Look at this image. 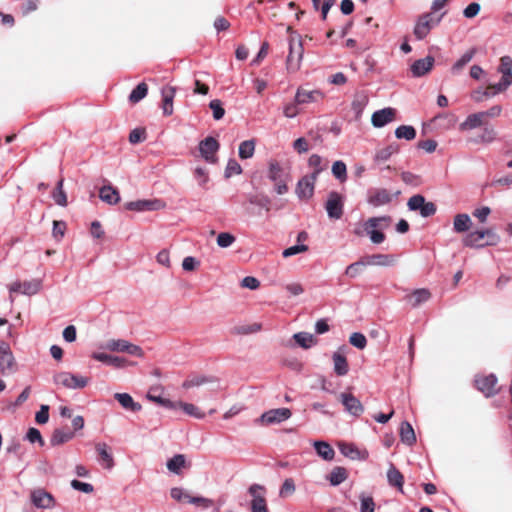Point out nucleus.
<instances>
[{
    "label": "nucleus",
    "mask_w": 512,
    "mask_h": 512,
    "mask_svg": "<svg viewBox=\"0 0 512 512\" xmlns=\"http://www.w3.org/2000/svg\"><path fill=\"white\" fill-rule=\"evenodd\" d=\"M303 54L304 48L300 36L297 34H291L289 38V53L286 60L288 72L294 73L300 69Z\"/></svg>",
    "instance_id": "obj_1"
},
{
    "label": "nucleus",
    "mask_w": 512,
    "mask_h": 512,
    "mask_svg": "<svg viewBox=\"0 0 512 512\" xmlns=\"http://www.w3.org/2000/svg\"><path fill=\"white\" fill-rule=\"evenodd\" d=\"M391 223L389 216L371 217L365 224L364 229L374 244H381L385 240L382 230L386 229Z\"/></svg>",
    "instance_id": "obj_2"
},
{
    "label": "nucleus",
    "mask_w": 512,
    "mask_h": 512,
    "mask_svg": "<svg viewBox=\"0 0 512 512\" xmlns=\"http://www.w3.org/2000/svg\"><path fill=\"white\" fill-rule=\"evenodd\" d=\"M498 240L499 237L492 230L487 229L468 233L463 239V244L467 247H483L495 245Z\"/></svg>",
    "instance_id": "obj_3"
},
{
    "label": "nucleus",
    "mask_w": 512,
    "mask_h": 512,
    "mask_svg": "<svg viewBox=\"0 0 512 512\" xmlns=\"http://www.w3.org/2000/svg\"><path fill=\"white\" fill-rule=\"evenodd\" d=\"M53 381L56 385L67 389H82L87 386L89 379L70 372H59L54 375Z\"/></svg>",
    "instance_id": "obj_4"
},
{
    "label": "nucleus",
    "mask_w": 512,
    "mask_h": 512,
    "mask_svg": "<svg viewBox=\"0 0 512 512\" xmlns=\"http://www.w3.org/2000/svg\"><path fill=\"white\" fill-rule=\"evenodd\" d=\"M442 13L440 16L435 17L432 13H426L421 15L414 27V35L418 40L424 39L430 32V30L438 25L444 16Z\"/></svg>",
    "instance_id": "obj_5"
},
{
    "label": "nucleus",
    "mask_w": 512,
    "mask_h": 512,
    "mask_svg": "<svg viewBox=\"0 0 512 512\" xmlns=\"http://www.w3.org/2000/svg\"><path fill=\"white\" fill-rule=\"evenodd\" d=\"M42 288V280L41 279H32L29 281H15L8 286V290L10 292V301L11 303L14 301L12 294L13 293H21L23 295L32 296L37 294Z\"/></svg>",
    "instance_id": "obj_6"
},
{
    "label": "nucleus",
    "mask_w": 512,
    "mask_h": 512,
    "mask_svg": "<svg viewBox=\"0 0 512 512\" xmlns=\"http://www.w3.org/2000/svg\"><path fill=\"white\" fill-rule=\"evenodd\" d=\"M248 493L252 497V512H269L265 499L266 489L264 486L260 484H252L248 489Z\"/></svg>",
    "instance_id": "obj_7"
},
{
    "label": "nucleus",
    "mask_w": 512,
    "mask_h": 512,
    "mask_svg": "<svg viewBox=\"0 0 512 512\" xmlns=\"http://www.w3.org/2000/svg\"><path fill=\"white\" fill-rule=\"evenodd\" d=\"M16 371V362L9 344L0 340V372L10 375Z\"/></svg>",
    "instance_id": "obj_8"
},
{
    "label": "nucleus",
    "mask_w": 512,
    "mask_h": 512,
    "mask_svg": "<svg viewBox=\"0 0 512 512\" xmlns=\"http://www.w3.org/2000/svg\"><path fill=\"white\" fill-rule=\"evenodd\" d=\"M344 198L338 192L332 191L329 193L325 209L330 219L338 220L343 215Z\"/></svg>",
    "instance_id": "obj_9"
},
{
    "label": "nucleus",
    "mask_w": 512,
    "mask_h": 512,
    "mask_svg": "<svg viewBox=\"0 0 512 512\" xmlns=\"http://www.w3.org/2000/svg\"><path fill=\"white\" fill-rule=\"evenodd\" d=\"M291 415L292 413L288 408L271 409L264 412L257 421L264 425L279 424L288 420Z\"/></svg>",
    "instance_id": "obj_10"
},
{
    "label": "nucleus",
    "mask_w": 512,
    "mask_h": 512,
    "mask_svg": "<svg viewBox=\"0 0 512 512\" xmlns=\"http://www.w3.org/2000/svg\"><path fill=\"white\" fill-rule=\"evenodd\" d=\"M124 207L129 211L144 212L160 210L165 204L159 199H143L127 202Z\"/></svg>",
    "instance_id": "obj_11"
},
{
    "label": "nucleus",
    "mask_w": 512,
    "mask_h": 512,
    "mask_svg": "<svg viewBox=\"0 0 512 512\" xmlns=\"http://www.w3.org/2000/svg\"><path fill=\"white\" fill-rule=\"evenodd\" d=\"M219 149V143L214 137H206L199 143V151L201 156L208 163L215 164L217 162L216 152Z\"/></svg>",
    "instance_id": "obj_12"
},
{
    "label": "nucleus",
    "mask_w": 512,
    "mask_h": 512,
    "mask_svg": "<svg viewBox=\"0 0 512 512\" xmlns=\"http://www.w3.org/2000/svg\"><path fill=\"white\" fill-rule=\"evenodd\" d=\"M31 501L35 507L40 509H51L55 506L52 494L41 488L31 492Z\"/></svg>",
    "instance_id": "obj_13"
},
{
    "label": "nucleus",
    "mask_w": 512,
    "mask_h": 512,
    "mask_svg": "<svg viewBox=\"0 0 512 512\" xmlns=\"http://www.w3.org/2000/svg\"><path fill=\"white\" fill-rule=\"evenodd\" d=\"M392 201L390 192L384 188L370 189L368 191L367 202L373 207H380Z\"/></svg>",
    "instance_id": "obj_14"
},
{
    "label": "nucleus",
    "mask_w": 512,
    "mask_h": 512,
    "mask_svg": "<svg viewBox=\"0 0 512 512\" xmlns=\"http://www.w3.org/2000/svg\"><path fill=\"white\" fill-rule=\"evenodd\" d=\"M339 400L343 404L345 410L353 416H360L364 411V407L361 402L351 393H341L339 395Z\"/></svg>",
    "instance_id": "obj_15"
},
{
    "label": "nucleus",
    "mask_w": 512,
    "mask_h": 512,
    "mask_svg": "<svg viewBox=\"0 0 512 512\" xmlns=\"http://www.w3.org/2000/svg\"><path fill=\"white\" fill-rule=\"evenodd\" d=\"M396 110L391 107L377 110L372 114L371 122L376 128H381L395 120Z\"/></svg>",
    "instance_id": "obj_16"
},
{
    "label": "nucleus",
    "mask_w": 512,
    "mask_h": 512,
    "mask_svg": "<svg viewBox=\"0 0 512 512\" xmlns=\"http://www.w3.org/2000/svg\"><path fill=\"white\" fill-rule=\"evenodd\" d=\"M315 175H306L298 181L296 194L300 199H309L314 193Z\"/></svg>",
    "instance_id": "obj_17"
},
{
    "label": "nucleus",
    "mask_w": 512,
    "mask_h": 512,
    "mask_svg": "<svg viewBox=\"0 0 512 512\" xmlns=\"http://www.w3.org/2000/svg\"><path fill=\"white\" fill-rule=\"evenodd\" d=\"M475 384L479 391L489 397L497 392V378L494 374L488 376H479L475 379Z\"/></svg>",
    "instance_id": "obj_18"
},
{
    "label": "nucleus",
    "mask_w": 512,
    "mask_h": 512,
    "mask_svg": "<svg viewBox=\"0 0 512 512\" xmlns=\"http://www.w3.org/2000/svg\"><path fill=\"white\" fill-rule=\"evenodd\" d=\"M366 266L389 267L396 263V257L390 254H373L363 257Z\"/></svg>",
    "instance_id": "obj_19"
},
{
    "label": "nucleus",
    "mask_w": 512,
    "mask_h": 512,
    "mask_svg": "<svg viewBox=\"0 0 512 512\" xmlns=\"http://www.w3.org/2000/svg\"><path fill=\"white\" fill-rule=\"evenodd\" d=\"M435 59L432 56L416 60L410 67L414 77H422L427 74L434 66Z\"/></svg>",
    "instance_id": "obj_20"
},
{
    "label": "nucleus",
    "mask_w": 512,
    "mask_h": 512,
    "mask_svg": "<svg viewBox=\"0 0 512 512\" xmlns=\"http://www.w3.org/2000/svg\"><path fill=\"white\" fill-rule=\"evenodd\" d=\"M323 93L319 90H306L299 88L295 95V101L299 104H309L322 100Z\"/></svg>",
    "instance_id": "obj_21"
},
{
    "label": "nucleus",
    "mask_w": 512,
    "mask_h": 512,
    "mask_svg": "<svg viewBox=\"0 0 512 512\" xmlns=\"http://www.w3.org/2000/svg\"><path fill=\"white\" fill-rule=\"evenodd\" d=\"M92 358L97 361L103 362L107 365L114 366L116 368H123L129 364L125 358L113 356L103 352H94L92 354Z\"/></svg>",
    "instance_id": "obj_22"
},
{
    "label": "nucleus",
    "mask_w": 512,
    "mask_h": 512,
    "mask_svg": "<svg viewBox=\"0 0 512 512\" xmlns=\"http://www.w3.org/2000/svg\"><path fill=\"white\" fill-rule=\"evenodd\" d=\"M369 102V97L365 91H357L351 103V109L355 114V118L359 119Z\"/></svg>",
    "instance_id": "obj_23"
},
{
    "label": "nucleus",
    "mask_w": 512,
    "mask_h": 512,
    "mask_svg": "<svg viewBox=\"0 0 512 512\" xmlns=\"http://www.w3.org/2000/svg\"><path fill=\"white\" fill-rule=\"evenodd\" d=\"M176 89L172 86H164L161 89L162 94V110L163 114L170 116L173 113V100L175 97Z\"/></svg>",
    "instance_id": "obj_24"
},
{
    "label": "nucleus",
    "mask_w": 512,
    "mask_h": 512,
    "mask_svg": "<svg viewBox=\"0 0 512 512\" xmlns=\"http://www.w3.org/2000/svg\"><path fill=\"white\" fill-rule=\"evenodd\" d=\"M399 152V145L397 143H391L386 147L377 149L374 155V162L377 164L388 161L392 155Z\"/></svg>",
    "instance_id": "obj_25"
},
{
    "label": "nucleus",
    "mask_w": 512,
    "mask_h": 512,
    "mask_svg": "<svg viewBox=\"0 0 512 512\" xmlns=\"http://www.w3.org/2000/svg\"><path fill=\"white\" fill-rule=\"evenodd\" d=\"M332 360L333 369L336 375L345 376L349 371V365L345 355L340 351H336L332 355Z\"/></svg>",
    "instance_id": "obj_26"
},
{
    "label": "nucleus",
    "mask_w": 512,
    "mask_h": 512,
    "mask_svg": "<svg viewBox=\"0 0 512 512\" xmlns=\"http://www.w3.org/2000/svg\"><path fill=\"white\" fill-rule=\"evenodd\" d=\"M99 197L109 205H115L120 201L119 192L112 185L103 186L99 191Z\"/></svg>",
    "instance_id": "obj_27"
},
{
    "label": "nucleus",
    "mask_w": 512,
    "mask_h": 512,
    "mask_svg": "<svg viewBox=\"0 0 512 512\" xmlns=\"http://www.w3.org/2000/svg\"><path fill=\"white\" fill-rule=\"evenodd\" d=\"M484 123V114L482 112L473 113L467 116L465 121L460 124V130H473L482 126Z\"/></svg>",
    "instance_id": "obj_28"
},
{
    "label": "nucleus",
    "mask_w": 512,
    "mask_h": 512,
    "mask_svg": "<svg viewBox=\"0 0 512 512\" xmlns=\"http://www.w3.org/2000/svg\"><path fill=\"white\" fill-rule=\"evenodd\" d=\"M268 178L275 184L280 181H289V175L284 172L280 164L276 161L270 162Z\"/></svg>",
    "instance_id": "obj_29"
},
{
    "label": "nucleus",
    "mask_w": 512,
    "mask_h": 512,
    "mask_svg": "<svg viewBox=\"0 0 512 512\" xmlns=\"http://www.w3.org/2000/svg\"><path fill=\"white\" fill-rule=\"evenodd\" d=\"M387 480L390 486L396 487L401 493H403L404 477L393 464H390L387 471Z\"/></svg>",
    "instance_id": "obj_30"
},
{
    "label": "nucleus",
    "mask_w": 512,
    "mask_h": 512,
    "mask_svg": "<svg viewBox=\"0 0 512 512\" xmlns=\"http://www.w3.org/2000/svg\"><path fill=\"white\" fill-rule=\"evenodd\" d=\"M431 297V293L428 289L421 288L414 290L410 295L407 296L408 302L412 307H418L422 303L427 302Z\"/></svg>",
    "instance_id": "obj_31"
},
{
    "label": "nucleus",
    "mask_w": 512,
    "mask_h": 512,
    "mask_svg": "<svg viewBox=\"0 0 512 512\" xmlns=\"http://www.w3.org/2000/svg\"><path fill=\"white\" fill-rule=\"evenodd\" d=\"M95 448L100 456L102 465L107 469H111L114 466V459L111 452L109 451L108 445L106 443L100 442L96 444Z\"/></svg>",
    "instance_id": "obj_32"
},
{
    "label": "nucleus",
    "mask_w": 512,
    "mask_h": 512,
    "mask_svg": "<svg viewBox=\"0 0 512 512\" xmlns=\"http://www.w3.org/2000/svg\"><path fill=\"white\" fill-rule=\"evenodd\" d=\"M313 446L317 454L326 461H331L335 456V451L331 445L325 441H315Z\"/></svg>",
    "instance_id": "obj_33"
},
{
    "label": "nucleus",
    "mask_w": 512,
    "mask_h": 512,
    "mask_svg": "<svg viewBox=\"0 0 512 512\" xmlns=\"http://www.w3.org/2000/svg\"><path fill=\"white\" fill-rule=\"evenodd\" d=\"M457 117L453 113L438 114L433 118L435 125L442 129H450L455 125Z\"/></svg>",
    "instance_id": "obj_34"
},
{
    "label": "nucleus",
    "mask_w": 512,
    "mask_h": 512,
    "mask_svg": "<svg viewBox=\"0 0 512 512\" xmlns=\"http://www.w3.org/2000/svg\"><path fill=\"white\" fill-rule=\"evenodd\" d=\"M472 225L471 218L468 214H457L454 217L453 229L457 233L467 232Z\"/></svg>",
    "instance_id": "obj_35"
},
{
    "label": "nucleus",
    "mask_w": 512,
    "mask_h": 512,
    "mask_svg": "<svg viewBox=\"0 0 512 512\" xmlns=\"http://www.w3.org/2000/svg\"><path fill=\"white\" fill-rule=\"evenodd\" d=\"M176 404V409H181L185 414L194 417L196 419H203L205 417V413L202 412L196 405L191 403H186L182 401L174 402Z\"/></svg>",
    "instance_id": "obj_36"
},
{
    "label": "nucleus",
    "mask_w": 512,
    "mask_h": 512,
    "mask_svg": "<svg viewBox=\"0 0 512 512\" xmlns=\"http://www.w3.org/2000/svg\"><path fill=\"white\" fill-rule=\"evenodd\" d=\"M115 399L121 404V406L125 409L131 411H139L141 410V405L133 400L130 394L128 393H116L114 395Z\"/></svg>",
    "instance_id": "obj_37"
},
{
    "label": "nucleus",
    "mask_w": 512,
    "mask_h": 512,
    "mask_svg": "<svg viewBox=\"0 0 512 512\" xmlns=\"http://www.w3.org/2000/svg\"><path fill=\"white\" fill-rule=\"evenodd\" d=\"M156 391H157L156 388H151L147 394V398L150 401H152L162 407H165L170 410H176V404H174V401L163 398L160 394H156Z\"/></svg>",
    "instance_id": "obj_38"
},
{
    "label": "nucleus",
    "mask_w": 512,
    "mask_h": 512,
    "mask_svg": "<svg viewBox=\"0 0 512 512\" xmlns=\"http://www.w3.org/2000/svg\"><path fill=\"white\" fill-rule=\"evenodd\" d=\"M401 441L409 446L416 442V436L413 427L409 422H402L400 427Z\"/></svg>",
    "instance_id": "obj_39"
},
{
    "label": "nucleus",
    "mask_w": 512,
    "mask_h": 512,
    "mask_svg": "<svg viewBox=\"0 0 512 512\" xmlns=\"http://www.w3.org/2000/svg\"><path fill=\"white\" fill-rule=\"evenodd\" d=\"M186 465V459L183 454H176L171 459H169L166 463L167 469L174 473V474H180L181 470Z\"/></svg>",
    "instance_id": "obj_40"
},
{
    "label": "nucleus",
    "mask_w": 512,
    "mask_h": 512,
    "mask_svg": "<svg viewBox=\"0 0 512 512\" xmlns=\"http://www.w3.org/2000/svg\"><path fill=\"white\" fill-rule=\"evenodd\" d=\"M348 477L347 470L343 467H335L327 476V480L332 486H338L343 483Z\"/></svg>",
    "instance_id": "obj_41"
},
{
    "label": "nucleus",
    "mask_w": 512,
    "mask_h": 512,
    "mask_svg": "<svg viewBox=\"0 0 512 512\" xmlns=\"http://www.w3.org/2000/svg\"><path fill=\"white\" fill-rule=\"evenodd\" d=\"M308 165L313 169L310 175H315L318 178L319 174L327 168V162H325L321 156L312 154L308 159Z\"/></svg>",
    "instance_id": "obj_42"
},
{
    "label": "nucleus",
    "mask_w": 512,
    "mask_h": 512,
    "mask_svg": "<svg viewBox=\"0 0 512 512\" xmlns=\"http://www.w3.org/2000/svg\"><path fill=\"white\" fill-rule=\"evenodd\" d=\"M296 343L304 349H308L315 344L314 336L307 332H298L293 335Z\"/></svg>",
    "instance_id": "obj_43"
},
{
    "label": "nucleus",
    "mask_w": 512,
    "mask_h": 512,
    "mask_svg": "<svg viewBox=\"0 0 512 512\" xmlns=\"http://www.w3.org/2000/svg\"><path fill=\"white\" fill-rule=\"evenodd\" d=\"M255 141L253 139L251 140H245L240 143L239 145V157L241 159H249L254 155L255 152Z\"/></svg>",
    "instance_id": "obj_44"
},
{
    "label": "nucleus",
    "mask_w": 512,
    "mask_h": 512,
    "mask_svg": "<svg viewBox=\"0 0 512 512\" xmlns=\"http://www.w3.org/2000/svg\"><path fill=\"white\" fill-rule=\"evenodd\" d=\"M360 512H374L376 503L371 495L362 492L359 494Z\"/></svg>",
    "instance_id": "obj_45"
},
{
    "label": "nucleus",
    "mask_w": 512,
    "mask_h": 512,
    "mask_svg": "<svg viewBox=\"0 0 512 512\" xmlns=\"http://www.w3.org/2000/svg\"><path fill=\"white\" fill-rule=\"evenodd\" d=\"M395 136L398 139L411 141L416 137V130L413 126L410 125H401L396 128Z\"/></svg>",
    "instance_id": "obj_46"
},
{
    "label": "nucleus",
    "mask_w": 512,
    "mask_h": 512,
    "mask_svg": "<svg viewBox=\"0 0 512 512\" xmlns=\"http://www.w3.org/2000/svg\"><path fill=\"white\" fill-rule=\"evenodd\" d=\"M73 437L74 434L72 432H66L62 429H56L53 432L50 441L53 446H57L70 441Z\"/></svg>",
    "instance_id": "obj_47"
},
{
    "label": "nucleus",
    "mask_w": 512,
    "mask_h": 512,
    "mask_svg": "<svg viewBox=\"0 0 512 512\" xmlns=\"http://www.w3.org/2000/svg\"><path fill=\"white\" fill-rule=\"evenodd\" d=\"M52 198L57 205L62 207L67 206V195L63 190V179L57 182V185L52 192Z\"/></svg>",
    "instance_id": "obj_48"
},
{
    "label": "nucleus",
    "mask_w": 512,
    "mask_h": 512,
    "mask_svg": "<svg viewBox=\"0 0 512 512\" xmlns=\"http://www.w3.org/2000/svg\"><path fill=\"white\" fill-rule=\"evenodd\" d=\"M339 448H340L341 453L344 456H346L352 460L364 458V456H362L359 449L356 446H354L353 444L342 443V444H340Z\"/></svg>",
    "instance_id": "obj_49"
},
{
    "label": "nucleus",
    "mask_w": 512,
    "mask_h": 512,
    "mask_svg": "<svg viewBox=\"0 0 512 512\" xmlns=\"http://www.w3.org/2000/svg\"><path fill=\"white\" fill-rule=\"evenodd\" d=\"M148 93V86L145 83H139L130 93L129 101L132 103H138L146 97Z\"/></svg>",
    "instance_id": "obj_50"
},
{
    "label": "nucleus",
    "mask_w": 512,
    "mask_h": 512,
    "mask_svg": "<svg viewBox=\"0 0 512 512\" xmlns=\"http://www.w3.org/2000/svg\"><path fill=\"white\" fill-rule=\"evenodd\" d=\"M332 174L340 182H345L347 180L346 164L341 160L335 161L332 165Z\"/></svg>",
    "instance_id": "obj_51"
},
{
    "label": "nucleus",
    "mask_w": 512,
    "mask_h": 512,
    "mask_svg": "<svg viewBox=\"0 0 512 512\" xmlns=\"http://www.w3.org/2000/svg\"><path fill=\"white\" fill-rule=\"evenodd\" d=\"M366 267L364 259L360 260L348 265L345 269V275L349 278H356L358 275L362 273L363 268Z\"/></svg>",
    "instance_id": "obj_52"
},
{
    "label": "nucleus",
    "mask_w": 512,
    "mask_h": 512,
    "mask_svg": "<svg viewBox=\"0 0 512 512\" xmlns=\"http://www.w3.org/2000/svg\"><path fill=\"white\" fill-rule=\"evenodd\" d=\"M496 131L493 127L485 126L481 132V134L478 136V138L475 140L477 143H492L496 139Z\"/></svg>",
    "instance_id": "obj_53"
},
{
    "label": "nucleus",
    "mask_w": 512,
    "mask_h": 512,
    "mask_svg": "<svg viewBox=\"0 0 512 512\" xmlns=\"http://www.w3.org/2000/svg\"><path fill=\"white\" fill-rule=\"evenodd\" d=\"M127 340L124 339H111L108 340L103 348L112 351V352H125V348L127 345Z\"/></svg>",
    "instance_id": "obj_54"
},
{
    "label": "nucleus",
    "mask_w": 512,
    "mask_h": 512,
    "mask_svg": "<svg viewBox=\"0 0 512 512\" xmlns=\"http://www.w3.org/2000/svg\"><path fill=\"white\" fill-rule=\"evenodd\" d=\"M475 54V49H471L467 52H465L456 62L455 64L453 65L452 67V71L453 72H458L460 71L466 64H468L473 56Z\"/></svg>",
    "instance_id": "obj_55"
},
{
    "label": "nucleus",
    "mask_w": 512,
    "mask_h": 512,
    "mask_svg": "<svg viewBox=\"0 0 512 512\" xmlns=\"http://www.w3.org/2000/svg\"><path fill=\"white\" fill-rule=\"evenodd\" d=\"M248 201L252 205H256L260 208L265 209L266 211L270 210V199L264 195H250L248 197Z\"/></svg>",
    "instance_id": "obj_56"
},
{
    "label": "nucleus",
    "mask_w": 512,
    "mask_h": 512,
    "mask_svg": "<svg viewBox=\"0 0 512 512\" xmlns=\"http://www.w3.org/2000/svg\"><path fill=\"white\" fill-rule=\"evenodd\" d=\"M512 84V76L502 75L501 80L491 85L490 88L494 89L492 95L505 91Z\"/></svg>",
    "instance_id": "obj_57"
},
{
    "label": "nucleus",
    "mask_w": 512,
    "mask_h": 512,
    "mask_svg": "<svg viewBox=\"0 0 512 512\" xmlns=\"http://www.w3.org/2000/svg\"><path fill=\"white\" fill-rule=\"evenodd\" d=\"M171 497L178 502H188L191 499V495L181 487H173L170 490Z\"/></svg>",
    "instance_id": "obj_58"
},
{
    "label": "nucleus",
    "mask_w": 512,
    "mask_h": 512,
    "mask_svg": "<svg viewBox=\"0 0 512 512\" xmlns=\"http://www.w3.org/2000/svg\"><path fill=\"white\" fill-rule=\"evenodd\" d=\"M236 238L228 232H221L217 236V245L221 248H228L230 247L234 242Z\"/></svg>",
    "instance_id": "obj_59"
},
{
    "label": "nucleus",
    "mask_w": 512,
    "mask_h": 512,
    "mask_svg": "<svg viewBox=\"0 0 512 512\" xmlns=\"http://www.w3.org/2000/svg\"><path fill=\"white\" fill-rule=\"evenodd\" d=\"M295 489H296V487H295V483H294L293 479L287 478L284 480V482L280 488L279 495L282 498L288 497L295 492Z\"/></svg>",
    "instance_id": "obj_60"
},
{
    "label": "nucleus",
    "mask_w": 512,
    "mask_h": 512,
    "mask_svg": "<svg viewBox=\"0 0 512 512\" xmlns=\"http://www.w3.org/2000/svg\"><path fill=\"white\" fill-rule=\"evenodd\" d=\"M209 107L213 112V118L215 120H220L223 118V116L225 114V110L222 107V103L220 100L214 99V100L210 101Z\"/></svg>",
    "instance_id": "obj_61"
},
{
    "label": "nucleus",
    "mask_w": 512,
    "mask_h": 512,
    "mask_svg": "<svg viewBox=\"0 0 512 512\" xmlns=\"http://www.w3.org/2000/svg\"><path fill=\"white\" fill-rule=\"evenodd\" d=\"M425 201L426 200L422 195H413L412 197L409 198L407 206L412 211H420Z\"/></svg>",
    "instance_id": "obj_62"
},
{
    "label": "nucleus",
    "mask_w": 512,
    "mask_h": 512,
    "mask_svg": "<svg viewBox=\"0 0 512 512\" xmlns=\"http://www.w3.org/2000/svg\"><path fill=\"white\" fill-rule=\"evenodd\" d=\"M349 342L351 343V345H353L354 347H356L358 349H364L367 344L366 337L362 333H359V332L352 333L349 338Z\"/></svg>",
    "instance_id": "obj_63"
},
{
    "label": "nucleus",
    "mask_w": 512,
    "mask_h": 512,
    "mask_svg": "<svg viewBox=\"0 0 512 512\" xmlns=\"http://www.w3.org/2000/svg\"><path fill=\"white\" fill-rule=\"evenodd\" d=\"M499 72L502 75L512 76V59L509 56H503L500 59Z\"/></svg>",
    "instance_id": "obj_64"
}]
</instances>
